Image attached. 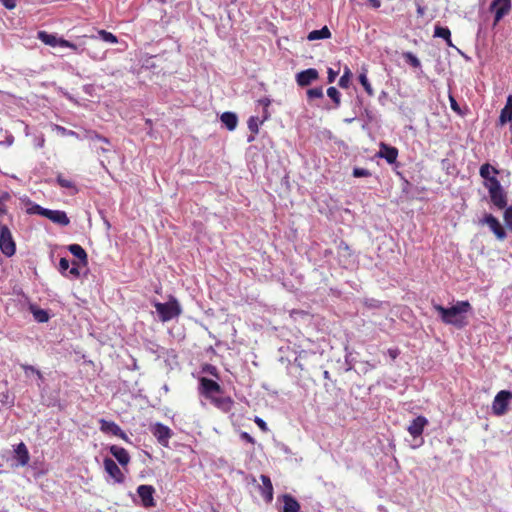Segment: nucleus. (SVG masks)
<instances>
[{
	"instance_id": "f257e3e1",
	"label": "nucleus",
	"mask_w": 512,
	"mask_h": 512,
	"mask_svg": "<svg viewBox=\"0 0 512 512\" xmlns=\"http://www.w3.org/2000/svg\"><path fill=\"white\" fill-rule=\"evenodd\" d=\"M433 308L438 312L444 324L461 329L468 323L465 314L472 309V306L468 301H457L450 308H445L440 304H433Z\"/></svg>"
},
{
	"instance_id": "f03ea898",
	"label": "nucleus",
	"mask_w": 512,
	"mask_h": 512,
	"mask_svg": "<svg viewBox=\"0 0 512 512\" xmlns=\"http://www.w3.org/2000/svg\"><path fill=\"white\" fill-rule=\"evenodd\" d=\"M154 306L162 322L170 321L181 314V307L175 298L166 303L157 302Z\"/></svg>"
},
{
	"instance_id": "7ed1b4c3",
	"label": "nucleus",
	"mask_w": 512,
	"mask_h": 512,
	"mask_svg": "<svg viewBox=\"0 0 512 512\" xmlns=\"http://www.w3.org/2000/svg\"><path fill=\"white\" fill-rule=\"evenodd\" d=\"M0 251L6 257H12L16 253V242L6 224H0Z\"/></svg>"
},
{
	"instance_id": "20e7f679",
	"label": "nucleus",
	"mask_w": 512,
	"mask_h": 512,
	"mask_svg": "<svg viewBox=\"0 0 512 512\" xmlns=\"http://www.w3.org/2000/svg\"><path fill=\"white\" fill-rule=\"evenodd\" d=\"M512 399V392L508 390L499 391L492 403V412L496 416H502L507 413L509 402Z\"/></svg>"
},
{
	"instance_id": "39448f33",
	"label": "nucleus",
	"mask_w": 512,
	"mask_h": 512,
	"mask_svg": "<svg viewBox=\"0 0 512 512\" xmlns=\"http://www.w3.org/2000/svg\"><path fill=\"white\" fill-rule=\"evenodd\" d=\"M37 38L40 41H42L45 45H48L51 47L60 46V47H64V48H70L74 51L78 50V47L76 44H74L66 39L58 38L56 35L50 34L46 31H39L37 34Z\"/></svg>"
},
{
	"instance_id": "423d86ee",
	"label": "nucleus",
	"mask_w": 512,
	"mask_h": 512,
	"mask_svg": "<svg viewBox=\"0 0 512 512\" xmlns=\"http://www.w3.org/2000/svg\"><path fill=\"white\" fill-rule=\"evenodd\" d=\"M199 392L206 399L211 400L215 395L222 393V388L216 381L202 377L199 380Z\"/></svg>"
},
{
	"instance_id": "0eeeda50",
	"label": "nucleus",
	"mask_w": 512,
	"mask_h": 512,
	"mask_svg": "<svg viewBox=\"0 0 512 512\" xmlns=\"http://www.w3.org/2000/svg\"><path fill=\"white\" fill-rule=\"evenodd\" d=\"M480 223L486 224L498 240L502 241L506 238L507 235L504 227L492 214H485V216L480 220Z\"/></svg>"
},
{
	"instance_id": "6e6552de",
	"label": "nucleus",
	"mask_w": 512,
	"mask_h": 512,
	"mask_svg": "<svg viewBox=\"0 0 512 512\" xmlns=\"http://www.w3.org/2000/svg\"><path fill=\"white\" fill-rule=\"evenodd\" d=\"M151 432L162 446L168 447L169 439L173 435L172 430L168 426L162 423H155L151 427Z\"/></svg>"
},
{
	"instance_id": "1a4fd4ad",
	"label": "nucleus",
	"mask_w": 512,
	"mask_h": 512,
	"mask_svg": "<svg viewBox=\"0 0 512 512\" xmlns=\"http://www.w3.org/2000/svg\"><path fill=\"white\" fill-rule=\"evenodd\" d=\"M155 488L151 485H140L137 488V494L145 508H151L156 505L154 500Z\"/></svg>"
},
{
	"instance_id": "9d476101",
	"label": "nucleus",
	"mask_w": 512,
	"mask_h": 512,
	"mask_svg": "<svg viewBox=\"0 0 512 512\" xmlns=\"http://www.w3.org/2000/svg\"><path fill=\"white\" fill-rule=\"evenodd\" d=\"M490 9L495 10L494 24H497L510 12L511 0H492Z\"/></svg>"
},
{
	"instance_id": "9b49d317",
	"label": "nucleus",
	"mask_w": 512,
	"mask_h": 512,
	"mask_svg": "<svg viewBox=\"0 0 512 512\" xmlns=\"http://www.w3.org/2000/svg\"><path fill=\"white\" fill-rule=\"evenodd\" d=\"M319 78V73L315 68H308L306 70L300 71L296 74V83L300 87L309 86L312 82L316 81Z\"/></svg>"
},
{
	"instance_id": "f8f14e48",
	"label": "nucleus",
	"mask_w": 512,
	"mask_h": 512,
	"mask_svg": "<svg viewBox=\"0 0 512 512\" xmlns=\"http://www.w3.org/2000/svg\"><path fill=\"white\" fill-rule=\"evenodd\" d=\"M99 423H100V430H101V432H103L105 434H111L113 436H117V437H119L121 439H124V440L127 439L126 433L114 421H108V420H105V419H100Z\"/></svg>"
},
{
	"instance_id": "ddd939ff",
	"label": "nucleus",
	"mask_w": 512,
	"mask_h": 512,
	"mask_svg": "<svg viewBox=\"0 0 512 512\" xmlns=\"http://www.w3.org/2000/svg\"><path fill=\"white\" fill-rule=\"evenodd\" d=\"M104 469L106 473L114 479L117 483H123L125 480V476L118 467V465L115 463V461L111 458H105L103 461Z\"/></svg>"
},
{
	"instance_id": "4468645a",
	"label": "nucleus",
	"mask_w": 512,
	"mask_h": 512,
	"mask_svg": "<svg viewBox=\"0 0 512 512\" xmlns=\"http://www.w3.org/2000/svg\"><path fill=\"white\" fill-rule=\"evenodd\" d=\"M428 425V420L424 416H418L408 426L407 430L413 437H420L424 431L425 426Z\"/></svg>"
},
{
	"instance_id": "2eb2a0df",
	"label": "nucleus",
	"mask_w": 512,
	"mask_h": 512,
	"mask_svg": "<svg viewBox=\"0 0 512 512\" xmlns=\"http://www.w3.org/2000/svg\"><path fill=\"white\" fill-rule=\"evenodd\" d=\"M378 156L384 158L389 164H393L397 160L398 149L385 143H381Z\"/></svg>"
},
{
	"instance_id": "dca6fc26",
	"label": "nucleus",
	"mask_w": 512,
	"mask_h": 512,
	"mask_svg": "<svg viewBox=\"0 0 512 512\" xmlns=\"http://www.w3.org/2000/svg\"><path fill=\"white\" fill-rule=\"evenodd\" d=\"M45 213V217L53 223L59 224L61 226H67L70 223V219L64 211L47 209Z\"/></svg>"
},
{
	"instance_id": "f3484780",
	"label": "nucleus",
	"mask_w": 512,
	"mask_h": 512,
	"mask_svg": "<svg viewBox=\"0 0 512 512\" xmlns=\"http://www.w3.org/2000/svg\"><path fill=\"white\" fill-rule=\"evenodd\" d=\"M210 402L222 412H229L234 404L233 399L230 396H218L215 395Z\"/></svg>"
},
{
	"instance_id": "a211bd4d",
	"label": "nucleus",
	"mask_w": 512,
	"mask_h": 512,
	"mask_svg": "<svg viewBox=\"0 0 512 512\" xmlns=\"http://www.w3.org/2000/svg\"><path fill=\"white\" fill-rule=\"evenodd\" d=\"M14 458L20 466H26L30 461V454L25 443L20 442L14 449Z\"/></svg>"
},
{
	"instance_id": "6ab92c4d",
	"label": "nucleus",
	"mask_w": 512,
	"mask_h": 512,
	"mask_svg": "<svg viewBox=\"0 0 512 512\" xmlns=\"http://www.w3.org/2000/svg\"><path fill=\"white\" fill-rule=\"evenodd\" d=\"M109 451L117 459L120 465L126 466L129 464L130 455L125 448L117 445H112L109 447Z\"/></svg>"
},
{
	"instance_id": "aec40b11",
	"label": "nucleus",
	"mask_w": 512,
	"mask_h": 512,
	"mask_svg": "<svg viewBox=\"0 0 512 512\" xmlns=\"http://www.w3.org/2000/svg\"><path fill=\"white\" fill-rule=\"evenodd\" d=\"M489 196L493 205L498 209H504L507 206V195L502 187L498 190L489 192Z\"/></svg>"
},
{
	"instance_id": "412c9836",
	"label": "nucleus",
	"mask_w": 512,
	"mask_h": 512,
	"mask_svg": "<svg viewBox=\"0 0 512 512\" xmlns=\"http://www.w3.org/2000/svg\"><path fill=\"white\" fill-rule=\"evenodd\" d=\"M260 480L262 482V496L265 501L269 503L273 500V485L271 479L269 476L263 474L260 476Z\"/></svg>"
},
{
	"instance_id": "4be33fe9",
	"label": "nucleus",
	"mask_w": 512,
	"mask_h": 512,
	"mask_svg": "<svg viewBox=\"0 0 512 512\" xmlns=\"http://www.w3.org/2000/svg\"><path fill=\"white\" fill-rule=\"evenodd\" d=\"M69 252L75 256L82 266L88 265V255L84 248L79 244H71L68 246Z\"/></svg>"
},
{
	"instance_id": "5701e85b",
	"label": "nucleus",
	"mask_w": 512,
	"mask_h": 512,
	"mask_svg": "<svg viewBox=\"0 0 512 512\" xmlns=\"http://www.w3.org/2000/svg\"><path fill=\"white\" fill-rule=\"evenodd\" d=\"M509 121H512V95L507 97L506 105L501 110L499 116V122L501 125H504Z\"/></svg>"
},
{
	"instance_id": "b1692460",
	"label": "nucleus",
	"mask_w": 512,
	"mask_h": 512,
	"mask_svg": "<svg viewBox=\"0 0 512 512\" xmlns=\"http://www.w3.org/2000/svg\"><path fill=\"white\" fill-rule=\"evenodd\" d=\"M283 512H299L300 505L298 501L291 495L286 494L283 496Z\"/></svg>"
},
{
	"instance_id": "393cba45",
	"label": "nucleus",
	"mask_w": 512,
	"mask_h": 512,
	"mask_svg": "<svg viewBox=\"0 0 512 512\" xmlns=\"http://www.w3.org/2000/svg\"><path fill=\"white\" fill-rule=\"evenodd\" d=\"M220 120L230 131H233L238 123L237 115L233 112H224L221 115Z\"/></svg>"
},
{
	"instance_id": "a878e982",
	"label": "nucleus",
	"mask_w": 512,
	"mask_h": 512,
	"mask_svg": "<svg viewBox=\"0 0 512 512\" xmlns=\"http://www.w3.org/2000/svg\"><path fill=\"white\" fill-rule=\"evenodd\" d=\"M434 37L442 38L446 41V44L449 47H454L451 39V31L449 30L448 27L436 25L434 29Z\"/></svg>"
},
{
	"instance_id": "bb28decb",
	"label": "nucleus",
	"mask_w": 512,
	"mask_h": 512,
	"mask_svg": "<svg viewBox=\"0 0 512 512\" xmlns=\"http://www.w3.org/2000/svg\"><path fill=\"white\" fill-rule=\"evenodd\" d=\"M331 37V32L327 26L322 27L320 30L311 31L307 39L309 41L320 40V39H329Z\"/></svg>"
},
{
	"instance_id": "cd10ccee",
	"label": "nucleus",
	"mask_w": 512,
	"mask_h": 512,
	"mask_svg": "<svg viewBox=\"0 0 512 512\" xmlns=\"http://www.w3.org/2000/svg\"><path fill=\"white\" fill-rule=\"evenodd\" d=\"M30 311L33 314L34 319L39 323H45L49 320L48 312L36 305H30Z\"/></svg>"
},
{
	"instance_id": "c85d7f7f",
	"label": "nucleus",
	"mask_w": 512,
	"mask_h": 512,
	"mask_svg": "<svg viewBox=\"0 0 512 512\" xmlns=\"http://www.w3.org/2000/svg\"><path fill=\"white\" fill-rule=\"evenodd\" d=\"M499 171L495 167L491 166L489 163H485L480 167L479 174L484 179L487 180L492 176L498 174Z\"/></svg>"
},
{
	"instance_id": "c756f323",
	"label": "nucleus",
	"mask_w": 512,
	"mask_h": 512,
	"mask_svg": "<svg viewBox=\"0 0 512 512\" xmlns=\"http://www.w3.org/2000/svg\"><path fill=\"white\" fill-rule=\"evenodd\" d=\"M358 79H359L360 84L363 86L364 90L366 91V93L369 96H373L374 91H373V88H372L370 82L368 81L366 69L363 68L362 72L359 74Z\"/></svg>"
},
{
	"instance_id": "7c9ffc66",
	"label": "nucleus",
	"mask_w": 512,
	"mask_h": 512,
	"mask_svg": "<svg viewBox=\"0 0 512 512\" xmlns=\"http://www.w3.org/2000/svg\"><path fill=\"white\" fill-rule=\"evenodd\" d=\"M56 181L62 188L71 189L72 194H76L78 192V189L76 188L74 182L70 179L65 178L64 176L58 175Z\"/></svg>"
},
{
	"instance_id": "2f4dec72",
	"label": "nucleus",
	"mask_w": 512,
	"mask_h": 512,
	"mask_svg": "<svg viewBox=\"0 0 512 512\" xmlns=\"http://www.w3.org/2000/svg\"><path fill=\"white\" fill-rule=\"evenodd\" d=\"M327 95L334 102L336 108L340 106L341 94L335 87H329L327 89Z\"/></svg>"
},
{
	"instance_id": "473e14b6",
	"label": "nucleus",
	"mask_w": 512,
	"mask_h": 512,
	"mask_svg": "<svg viewBox=\"0 0 512 512\" xmlns=\"http://www.w3.org/2000/svg\"><path fill=\"white\" fill-rule=\"evenodd\" d=\"M351 76H352V73H351L350 69L346 66L344 68L343 75L339 79L338 85L341 88H348L349 84H350Z\"/></svg>"
},
{
	"instance_id": "72a5a7b5",
	"label": "nucleus",
	"mask_w": 512,
	"mask_h": 512,
	"mask_svg": "<svg viewBox=\"0 0 512 512\" xmlns=\"http://www.w3.org/2000/svg\"><path fill=\"white\" fill-rule=\"evenodd\" d=\"M306 95H307V99L309 101H311L313 99L323 98V96H324L323 88L322 87L310 88L306 91Z\"/></svg>"
},
{
	"instance_id": "f704fd0d",
	"label": "nucleus",
	"mask_w": 512,
	"mask_h": 512,
	"mask_svg": "<svg viewBox=\"0 0 512 512\" xmlns=\"http://www.w3.org/2000/svg\"><path fill=\"white\" fill-rule=\"evenodd\" d=\"M484 186L487 188L488 192L498 190V188L502 187L500 181L495 176L484 180Z\"/></svg>"
},
{
	"instance_id": "c9c22d12",
	"label": "nucleus",
	"mask_w": 512,
	"mask_h": 512,
	"mask_svg": "<svg viewBox=\"0 0 512 512\" xmlns=\"http://www.w3.org/2000/svg\"><path fill=\"white\" fill-rule=\"evenodd\" d=\"M98 35L105 42H108L111 44H116L118 42L117 37L113 33L108 32L106 30H99Z\"/></svg>"
},
{
	"instance_id": "e433bc0d",
	"label": "nucleus",
	"mask_w": 512,
	"mask_h": 512,
	"mask_svg": "<svg viewBox=\"0 0 512 512\" xmlns=\"http://www.w3.org/2000/svg\"><path fill=\"white\" fill-rule=\"evenodd\" d=\"M405 61L410 64L414 68L420 67V60L411 52H406L403 54Z\"/></svg>"
},
{
	"instance_id": "4c0bfd02",
	"label": "nucleus",
	"mask_w": 512,
	"mask_h": 512,
	"mask_svg": "<svg viewBox=\"0 0 512 512\" xmlns=\"http://www.w3.org/2000/svg\"><path fill=\"white\" fill-rule=\"evenodd\" d=\"M11 199V196L8 192H3L0 195V217L7 213L6 202Z\"/></svg>"
},
{
	"instance_id": "58836bf2",
	"label": "nucleus",
	"mask_w": 512,
	"mask_h": 512,
	"mask_svg": "<svg viewBox=\"0 0 512 512\" xmlns=\"http://www.w3.org/2000/svg\"><path fill=\"white\" fill-rule=\"evenodd\" d=\"M47 209L43 208L38 204H33L30 208L27 209V213L29 214H37L45 217Z\"/></svg>"
},
{
	"instance_id": "ea45409f",
	"label": "nucleus",
	"mask_w": 512,
	"mask_h": 512,
	"mask_svg": "<svg viewBox=\"0 0 512 512\" xmlns=\"http://www.w3.org/2000/svg\"><path fill=\"white\" fill-rule=\"evenodd\" d=\"M504 221L508 229L512 231V206H509L505 209Z\"/></svg>"
},
{
	"instance_id": "a19ab883",
	"label": "nucleus",
	"mask_w": 512,
	"mask_h": 512,
	"mask_svg": "<svg viewBox=\"0 0 512 512\" xmlns=\"http://www.w3.org/2000/svg\"><path fill=\"white\" fill-rule=\"evenodd\" d=\"M352 174L356 178L371 176V172L368 169L359 167L354 168Z\"/></svg>"
},
{
	"instance_id": "79ce46f5",
	"label": "nucleus",
	"mask_w": 512,
	"mask_h": 512,
	"mask_svg": "<svg viewBox=\"0 0 512 512\" xmlns=\"http://www.w3.org/2000/svg\"><path fill=\"white\" fill-rule=\"evenodd\" d=\"M449 102H450V107L451 109L457 113L458 115H463V112L459 106V104L457 103L456 99L454 98L453 95L449 94Z\"/></svg>"
},
{
	"instance_id": "37998d69",
	"label": "nucleus",
	"mask_w": 512,
	"mask_h": 512,
	"mask_svg": "<svg viewBox=\"0 0 512 512\" xmlns=\"http://www.w3.org/2000/svg\"><path fill=\"white\" fill-rule=\"evenodd\" d=\"M248 128L251 132L257 134L259 131V123L256 117H250L248 120Z\"/></svg>"
},
{
	"instance_id": "c03bdc74",
	"label": "nucleus",
	"mask_w": 512,
	"mask_h": 512,
	"mask_svg": "<svg viewBox=\"0 0 512 512\" xmlns=\"http://www.w3.org/2000/svg\"><path fill=\"white\" fill-rule=\"evenodd\" d=\"M0 402L4 406H11L13 404V398L10 397L8 392L0 394Z\"/></svg>"
},
{
	"instance_id": "a18cd8bd",
	"label": "nucleus",
	"mask_w": 512,
	"mask_h": 512,
	"mask_svg": "<svg viewBox=\"0 0 512 512\" xmlns=\"http://www.w3.org/2000/svg\"><path fill=\"white\" fill-rule=\"evenodd\" d=\"M70 267V262L67 258L62 257L59 261V271L64 274Z\"/></svg>"
},
{
	"instance_id": "49530a36",
	"label": "nucleus",
	"mask_w": 512,
	"mask_h": 512,
	"mask_svg": "<svg viewBox=\"0 0 512 512\" xmlns=\"http://www.w3.org/2000/svg\"><path fill=\"white\" fill-rule=\"evenodd\" d=\"M254 422L256 423V425L263 431V432H266L268 431V427H267V424L266 422L259 418V417H255V420Z\"/></svg>"
},
{
	"instance_id": "de8ad7c7",
	"label": "nucleus",
	"mask_w": 512,
	"mask_h": 512,
	"mask_svg": "<svg viewBox=\"0 0 512 512\" xmlns=\"http://www.w3.org/2000/svg\"><path fill=\"white\" fill-rule=\"evenodd\" d=\"M0 2L7 9H14L16 7V1L15 0H0Z\"/></svg>"
},
{
	"instance_id": "09e8293b",
	"label": "nucleus",
	"mask_w": 512,
	"mask_h": 512,
	"mask_svg": "<svg viewBox=\"0 0 512 512\" xmlns=\"http://www.w3.org/2000/svg\"><path fill=\"white\" fill-rule=\"evenodd\" d=\"M388 355L392 360H395L400 355V350L398 348L388 349Z\"/></svg>"
},
{
	"instance_id": "8fccbe9b",
	"label": "nucleus",
	"mask_w": 512,
	"mask_h": 512,
	"mask_svg": "<svg viewBox=\"0 0 512 512\" xmlns=\"http://www.w3.org/2000/svg\"><path fill=\"white\" fill-rule=\"evenodd\" d=\"M327 73H328V77H327L328 82L329 83L334 82L338 72L334 71L332 68H329Z\"/></svg>"
},
{
	"instance_id": "3c124183",
	"label": "nucleus",
	"mask_w": 512,
	"mask_h": 512,
	"mask_svg": "<svg viewBox=\"0 0 512 512\" xmlns=\"http://www.w3.org/2000/svg\"><path fill=\"white\" fill-rule=\"evenodd\" d=\"M241 438L243 440H245L246 442H248V443H251V444L255 443L254 438L250 434H248L247 432H242L241 433Z\"/></svg>"
},
{
	"instance_id": "603ef678",
	"label": "nucleus",
	"mask_w": 512,
	"mask_h": 512,
	"mask_svg": "<svg viewBox=\"0 0 512 512\" xmlns=\"http://www.w3.org/2000/svg\"><path fill=\"white\" fill-rule=\"evenodd\" d=\"M69 274L72 275L74 278L80 277V269L79 268H71L69 270Z\"/></svg>"
},
{
	"instance_id": "864d4df0",
	"label": "nucleus",
	"mask_w": 512,
	"mask_h": 512,
	"mask_svg": "<svg viewBox=\"0 0 512 512\" xmlns=\"http://www.w3.org/2000/svg\"><path fill=\"white\" fill-rule=\"evenodd\" d=\"M21 368H22L25 372L31 371L32 373H35V371L37 370L34 366L27 365V364H22V365H21Z\"/></svg>"
},
{
	"instance_id": "5fc2aeb1",
	"label": "nucleus",
	"mask_w": 512,
	"mask_h": 512,
	"mask_svg": "<svg viewBox=\"0 0 512 512\" xmlns=\"http://www.w3.org/2000/svg\"><path fill=\"white\" fill-rule=\"evenodd\" d=\"M367 1L375 9H378L381 6V0H367Z\"/></svg>"
},
{
	"instance_id": "6e6d98bb",
	"label": "nucleus",
	"mask_w": 512,
	"mask_h": 512,
	"mask_svg": "<svg viewBox=\"0 0 512 512\" xmlns=\"http://www.w3.org/2000/svg\"><path fill=\"white\" fill-rule=\"evenodd\" d=\"M258 103L260 105L264 106L265 108H267L271 102H270L269 98H262V99L258 100Z\"/></svg>"
},
{
	"instance_id": "4d7b16f0",
	"label": "nucleus",
	"mask_w": 512,
	"mask_h": 512,
	"mask_svg": "<svg viewBox=\"0 0 512 512\" xmlns=\"http://www.w3.org/2000/svg\"><path fill=\"white\" fill-rule=\"evenodd\" d=\"M95 138L105 144H109V140L106 137L95 134Z\"/></svg>"
},
{
	"instance_id": "13d9d810",
	"label": "nucleus",
	"mask_w": 512,
	"mask_h": 512,
	"mask_svg": "<svg viewBox=\"0 0 512 512\" xmlns=\"http://www.w3.org/2000/svg\"><path fill=\"white\" fill-rule=\"evenodd\" d=\"M424 13H425V8L422 7L421 5H418V7H417V14H418V16H423Z\"/></svg>"
},
{
	"instance_id": "bf43d9fd",
	"label": "nucleus",
	"mask_w": 512,
	"mask_h": 512,
	"mask_svg": "<svg viewBox=\"0 0 512 512\" xmlns=\"http://www.w3.org/2000/svg\"><path fill=\"white\" fill-rule=\"evenodd\" d=\"M81 265L80 262H76V261H73L72 262V267L71 268H79V266Z\"/></svg>"
},
{
	"instance_id": "052dcab7",
	"label": "nucleus",
	"mask_w": 512,
	"mask_h": 512,
	"mask_svg": "<svg viewBox=\"0 0 512 512\" xmlns=\"http://www.w3.org/2000/svg\"><path fill=\"white\" fill-rule=\"evenodd\" d=\"M35 374L37 375V377H38L39 379H42V378H43L42 373H41L38 369L35 371Z\"/></svg>"
},
{
	"instance_id": "680f3d73",
	"label": "nucleus",
	"mask_w": 512,
	"mask_h": 512,
	"mask_svg": "<svg viewBox=\"0 0 512 512\" xmlns=\"http://www.w3.org/2000/svg\"><path fill=\"white\" fill-rule=\"evenodd\" d=\"M342 245H343V249H346V250H348V249H349V247H348V245H347L346 243H341V246H342Z\"/></svg>"
},
{
	"instance_id": "e2e57ef3",
	"label": "nucleus",
	"mask_w": 512,
	"mask_h": 512,
	"mask_svg": "<svg viewBox=\"0 0 512 512\" xmlns=\"http://www.w3.org/2000/svg\"><path fill=\"white\" fill-rule=\"evenodd\" d=\"M214 370H216V369H215V367H211V370H209V372H210L211 374H214Z\"/></svg>"
},
{
	"instance_id": "0e129e2a",
	"label": "nucleus",
	"mask_w": 512,
	"mask_h": 512,
	"mask_svg": "<svg viewBox=\"0 0 512 512\" xmlns=\"http://www.w3.org/2000/svg\"><path fill=\"white\" fill-rule=\"evenodd\" d=\"M214 512H216V511H214Z\"/></svg>"
}]
</instances>
